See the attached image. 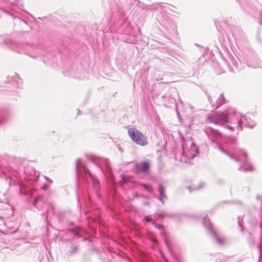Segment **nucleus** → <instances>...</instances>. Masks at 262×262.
<instances>
[{
    "mask_svg": "<svg viewBox=\"0 0 262 262\" xmlns=\"http://www.w3.org/2000/svg\"><path fill=\"white\" fill-rule=\"evenodd\" d=\"M128 134L130 139L137 144L145 146L148 144L146 137L137 129L130 127L128 129Z\"/></svg>",
    "mask_w": 262,
    "mask_h": 262,
    "instance_id": "nucleus-1",
    "label": "nucleus"
},
{
    "mask_svg": "<svg viewBox=\"0 0 262 262\" xmlns=\"http://www.w3.org/2000/svg\"><path fill=\"white\" fill-rule=\"evenodd\" d=\"M150 162L149 160L144 161L141 163L135 164V169L136 172H143L148 173L149 171Z\"/></svg>",
    "mask_w": 262,
    "mask_h": 262,
    "instance_id": "nucleus-2",
    "label": "nucleus"
},
{
    "mask_svg": "<svg viewBox=\"0 0 262 262\" xmlns=\"http://www.w3.org/2000/svg\"><path fill=\"white\" fill-rule=\"evenodd\" d=\"M214 122L216 124H222L229 122L228 118V114L227 113H222L214 120Z\"/></svg>",
    "mask_w": 262,
    "mask_h": 262,
    "instance_id": "nucleus-3",
    "label": "nucleus"
},
{
    "mask_svg": "<svg viewBox=\"0 0 262 262\" xmlns=\"http://www.w3.org/2000/svg\"><path fill=\"white\" fill-rule=\"evenodd\" d=\"M159 191L161 196H162V197L165 196V195L164 194V189L162 186H161V185L159 186Z\"/></svg>",
    "mask_w": 262,
    "mask_h": 262,
    "instance_id": "nucleus-4",
    "label": "nucleus"
},
{
    "mask_svg": "<svg viewBox=\"0 0 262 262\" xmlns=\"http://www.w3.org/2000/svg\"><path fill=\"white\" fill-rule=\"evenodd\" d=\"M142 186L148 191H151L152 188L150 186L145 184H142Z\"/></svg>",
    "mask_w": 262,
    "mask_h": 262,
    "instance_id": "nucleus-5",
    "label": "nucleus"
},
{
    "mask_svg": "<svg viewBox=\"0 0 262 262\" xmlns=\"http://www.w3.org/2000/svg\"><path fill=\"white\" fill-rule=\"evenodd\" d=\"M246 170L252 171L254 169V167L252 165H248L247 167L245 168Z\"/></svg>",
    "mask_w": 262,
    "mask_h": 262,
    "instance_id": "nucleus-6",
    "label": "nucleus"
},
{
    "mask_svg": "<svg viewBox=\"0 0 262 262\" xmlns=\"http://www.w3.org/2000/svg\"><path fill=\"white\" fill-rule=\"evenodd\" d=\"M144 219L148 222L152 220V218L150 216H146Z\"/></svg>",
    "mask_w": 262,
    "mask_h": 262,
    "instance_id": "nucleus-7",
    "label": "nucleus"
},
{
    "mask_svg": "<svg viewBox=\"0 0 262 262\" xmlns=\"http://www.w3.org/2000/svg\"><path fill=\"white\" fill-rule=\"evenodd\" d=\"M41 189L42 190H47V189H48V186L47 185L45 184L42 187H41Z\"/></svg>",
    "mask_w": 262,
    "mask_h": 262,
    "instance_id": "nucleus-8",
    "label": "nucleus"
},
{
    "mask_svg": "<svg viewBox=\"0 0 262 262\" xmlns=\"http://www.w3.org/2000/svg\"><path fill=\"white\" fill-rule=\"evenodd\" d=\"M154 224H155V226L156 227V228H163L162 226L160 225H159V224H156L154 223Z\"/></svg>",
    "mask_w": 262,
    "mask_h": 262,
    "instance_id": "nucleus-9",
    "label": "nucleus"
},
{
    "mask_svg": "<svg viewBox=\"0 0 262 262\" xmlns=\"http://www.w3.org/2000/svg\"><path fill=\"white\" fill-rule=\"evenodd\" d=\"M228 127L231 130H234V128L233 127H231V126H228Z\"/></svg>",
    "mask_w": 262,
    "mask_h": 262,
    "instance_id": "nucleus-10",
    "label": "nucleus"
},
{
    "mask_svg": "<svg viewBox=\"0 0 262 262\" xmlns=\"http://www.w3.org/2000/svg\"><path fill=\"white\" fill-rule=\"evenodd\" d=\"M244 156H245L246 157H247V154H246V153H245V152H244Z\"/></svg>",
    "mask_w": 262,
    "mask_h": 262,
    "instance_id": "nucleus-11",
    "label": "nucleus"
}]
</instances>
